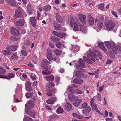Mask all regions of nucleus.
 I'll list each match as a JSON object with an SVG mask.
<instances>
[{
  "mask_svg": "<svg viewBox=\"0 0 121 121\" xmlns=\"http://www.w3.org/2000/svg\"><path fill=\"white\" fill-rule=\"evenodd\" d=\"M68 22L70 24L71 27H73V30L74 31H78V26H80V30L81 32L85 33L86 32V27L83 25H81L79 22L77 21L76 22L75 21L73 18H71V19H69Z\"/></svg>",
  "mask_w": 121,
  "mask_h": 121,
  "instance_id": "1",
  "label": "nucleus"
},
{
  "mask_svg": "<svg viewBox=\"0 0 121 121\" xmlns=\"http://www.w3.org/2000/svg\"><path fill=\"white\" fill-rule=\"evenodd\" d=\"M105 44L106 46L108 49H110L111 48L115 53H116V47L114 43H111L109 41H107L105 42Z\"/></svg>",
  "mask_w": 121,
  "mask_h": 121,
  "instance_id": "2",
  "label": "nucleus"
},
{
  "mask_svg": "<svg viewBox=\"0 0 121 121\" xmlns=\"http://www.w3.org/2000/svg\"><path fill=\"white\" fill-rule=\"evenodd\" d=\"M105 26L107 29L111 30L114 28L115 24L113 22L108 20Z\"/></svg>",
  "mask_w": 121,
  "mask_h": 121,
  "instance_id": "3",
  "label": "nucleus"
},
{
  "mask_svg": "<svg viewBox=\"0 0 121 121\" xmlns=\"http://www.w3.org/2000/svg\"><path fill=\"white\" fill-rule=\"evenodd\" d=\"M18 45H11L7 46L6 48V49L9 51H16L18 48Z\"/></svg>",
  "mask_w": 121,
  "mask_h": 121,
  "instance_id": "4",
  "label": "nucleus"
},
{
  "mask_svg": "<svg viewBox=\"0 0 121 121\" xmlns=\"http://www.w3.org/2000/svg\"><path fill=\"white\" fill-rule=\"evenodd\" d=\"M87 56L94 62L95 61V59H96V56L93 52H89V53L87 55Z\"/></svg>",
  "mask_w": 121,
  "mask_h": 121,
  "instance_id": "5",
  "label": "nucleus"
},
{
  "mask_svg": "<svg viewBox=\"0 0 121 121\" xmlns=\"http://www.w3.org/2000/svg\"><path fill=\"white\" fill-rule=\"evenodd\" d=\"M34 106V104L33 102L32 101H29L26 104L25 107L26 108L25 110L26 109V111L28 110H30V109L32 108Z\"/></svg>",
  "mask_w": 121,
  "mask_h": 121,
  "instance_id": "6",
  "label": "nucleus"
},
{
  "mask_svg": "<svg viewBox=\"0 0 121 121\" xmlns=\"http://www.w3.org/2000/svg\"><path fill=\"white\" fill-rule=\"evenodd\" d=\"M85 66V62L83 61V60L82 59H80L79 61L78 66L76 65V67L78 69H81L80 67L84 68Z\"/></svg>",
  "mask_w": 121,
  "mask_h": 121,
  "instance_id": "7",
  "label": "nucleus"
},
{
  "mask_svg": "<svg viewBox=\"0 0 121 121\" xmlns=\"http://www.w3.org/2000/svg\"><path fill=\"white\" fill-rule=\"evenodd\" d=\"M22 15V13L21 10L18 9L16 10L15 15L14 17L16 18L21 17Z\"/></svg>",
  "mask_w": 121,
  "mask_h": 121,
  "instance_id": "8",
  "label": "nucleus"
},
{
  "mask_svg": "<svg viewBox=\"0 0 121 121\" xmlns=\"http://www.w3.org/2000/svg\"><path fill=\"white\" fill-rule=\"evenodd\" d=\"M10 32L11 34L13 35L17 36L19 35L18 30L14 28H12L11 29Z\"/></svg>",
  "mask_w": 121,
  "mask_h": 121,
  "instance_id": "9",
  "label": "nucleus"
},
{
  "mask_svg": "<svg viewBox=\"0 0 121 121\" xmlns=\"http://www.w3.org/2000/svg\"><path fill=\"white\" fill-rule=\"evenodd\" d=\"M91 110V108L89 106H87L82 111V113L84 115H87L89 113Z\"/></svg>",
  "mask_w": 121,
  "mask_h": 121,
  "instance_id": "10",
  "label": "nucleus"
},
{
  "mask_svg": "<svg viewBox=\"0 0 121 121\" xmlns=\"http://www.w3.org/2000/svg\"><path fill=\"white\" fill-rule=\"evenodd\" d=\"M98 44L99 47L106 54H107L108 52L105 47L104 46L103 43L102 42H99L98 43Z\"/></svg>",
  "mask_w": 121,
  "mask_h": 121,
  "instance_id": "11",
  "label": "nucleus"
},
{
  "mask_svg": "<svg viewBox=\"0 0 121 121\" xmlns=\"http://www.w3.org/2000/svg\"><path fill=\"white\" fill-rule=\"evenodd\" d=\"M52 33L55 36L61 38L63 37L65 35V33H58L56 31H53Z\"/></svg>",
  "mask_w": 121,
  "mask_h": 121,
  "instance_id": "12",
  "label": "nucleus"
},
{
  "mask_svg": "<svg viewBox=\"0 0 121 121\" xmlns=\"http://www.w3.org/2000/svg\"><path fill=\"white\" fill-rule=\"evenodd\" d=\"M64 108L65 111H69L72 108V106L69 102H67L65 105Z\"/></svg>",
  "mask_w": 121,
  "mask_h": 121,
  "instance_id": "13",
  "label": "nucleus"
},
{
  "mask_svg": "<svg viewBox=\"0 0 121 121\" xmlns=\"http://www.w3.org/2000/svg\"><path fill=\"white\" fill-rule=\"evenodd\" d=\"M87 17L89 24L91 25H94V21L92 17L90 15H88Z\"/></svg>",
  "mask_w": 121,
  "mask_h": 121,
  "instance_id": "14",
  "label": "nucleus"
},
{
  "mask_svg": "<svg viewBox=\"0 0 121 121\" xmlns=\"http://www.w3.org/2000/svg\"><path fill=\"white\" fill-rule=\"evenodd\" d=\"M24 23V20L21 19H19L18 21H16L15 22V24L16 26H19L23 25Z\"/></svg>",
  "mask_w": 121,
  "mask_h": 121,
  "instance_id": "15",
  "label": "nucleus"
},
{
  "mask_svg": "<svg viewBox=\"0 0 121 121\" xmlns=\"http://www.w3.org/2000/svg\"><path fill=\"white\" fill-rule=\"evenodd\" d=\"M104 19V18L102 17H101L99 18L98 23V26L99 28H101L103 26Z\"/></svg>",
  "mask_w": 121,
  "mask_h": 121,
  "instance_id": "16",
  "label": "nucleus"
},
{
  "mask_svg": "<svg viewBox=\"0 0 121 121\" xmlns=\"http://www.w3.org/2000/svg\"><path fill=\"white\" fill-rule=\"evenodd\" d=\"M31 83L30 82H28L26 83V90L28 91H32V89L30 86Z\"/></svg>",
  "mask_w": 121,
  "mask_h": 121,
  "instance_id": "17",
  "label": "nucleus"
},
{
  "mask_svg": "<svg viewBox=\"0 0 121 121\" xmlns=\"http://www.w3.org/2000/svg\"><path fill=\"white\" fill-rule=\"evenodd\" d=\"M25 111L26 113L27 114L30 115L33 118L35 117V115L36 114V113L35 112L33 111L32 112H30V110H28V111H26V109L25 110Z\"/></svg>",
  "mask_w": 121,
  "mask_h": 121,
  "instance_id": "18",
  "label": "nucleus"
},
{
  "mask_svg": "<svg viewBox=\"0 0 121 121\" xmlns=\"http://www.w3.org/2000/svg\"><path fill=\"white\" fill-rule=\"evenodd\" d=\"M82 100V99H78L76 100L73 102V105L75 107H78Z\"/></svg>",
  "mask_w": 121,
  "mask_h": 121,
  "instance_id": "19",
  "label": "nucleus"
},
{
  "mask_svg": "<svg viewBox=\"0 0 121 121\" xmlns=\"http://www.w3.org/2000/svg\"><path fill=\"white\" fill-rule=\"evenodd\" d=\"M30 20L31 22L32 25L34 27H36V19L34 17H32L30 18Z\"/></svg>",
  "mask_w": 121,
  "mask_h": 121,
  "instance_id": "20",
  "label": "nucleus"
},
{
  "mask_svg": "<svg viewBox=\"0 0 121 121\" xmlns=\"http://www.w3.org/2000/svg\"><path fill=\"white\" fill-rule=\"evenodd\" d=\"M78 16L82 23L83 24H85L86 22L84 20L86 18L85 16L84 15L79 14Z\"/></svg>",
  "mask_w": 121,
  "mask_h": 121,
  "instance_id": "21",
  "label": "nucleus"
},
{
  "mask_svg": "<svg viewBox=\"0 0 121 121\" xmlns=\"http://www.w3.org/2000/svg\"><path fill=\"white\" fill-rule=\"evenodd\" d=\"M53 25L55 27V30H60L61 27V25L59 24H58L56 22L54 23Z\"/></svg>",
  "mask_w": 121,
  "mask_h": 121,
  "instance_id": "22",
  "label": "nucleus"
},
{
  "mask_svg": "<svg viewBox=\"0 0 121 121\" xmlns=\"http://www.w3.org/2000/svg\"><path fill=\"white\" fill-rule=\"evenodd\" d=\"M47 59L50 61H52V60L55 61L56 60V58L55 57H52V54L47 55Z\"/></svg>",
  "mask_w": 121,
  "mask_h": 121,
  "instance_id": "23",
  "label": "nucleus"
},
{
  "mask_svg": "<svg viewBox=\"0 0 121 121\" xmlns=\"http://www.w3.org/2000/svg\"><path fill=\"white\" fill-rule=\"evenodd\" d=\"M48 81H52L54 79V77L52 75L44 77Z\"/></svg>",
  "mask_w": 121,
  "mask_h": 121,
  "instance_id": "24",
  "label": "nucleus"
},
{
  "mask_svg": "<svg viewBox=\"0 0 121 121\" xmlns=\"http://www.w3.org/2000/svg\"><path fill=\"white\" fill-rule=\"evenodd\" d=\"M9 5L12 6H14L16 5V3L14 0H8L6 1Z\"/></svg>",
  "mask_w": 121,
  "mask_h": 121,
  "instance_id": "25",
  "label": "nucleus"
},
{
  "mask_svg": "<svg viewBox=\"0 0 121 121\" xmlns=\"http://www.w3.org/2000/svg\"><path fill=\"white\" fill-rule=\"evenodd\" d=\"M91 107L92 110L93 111H95L98 109L97 105L95 104L91 105Z\"/></svg>",
  "mask_w": 121,
  "mask_h": 121,
  "instance_id": "26",
  "label": "nucleus"
},
{
  "mask_svg": "<svg viewBox=\"0 0 121 121\" xmlns=\"http://www.w3.org/2000/svg\"><path fill=\"white\" fill-rule=\"evenodd\" d=\"M84 60L87 63H88L92 64V62L91 60L88 58L86 57H83Z\"/></svg>",
  "mask_w": 121,
  "mask_h": 121,
  "instance_id": "27",
  "label": "nucleus"
},
{
  "mask_svg": "<svg viewBox=\"0 0 121 121\" xmlns=\"http://www.w3.org/2000/svg\"><path fill=\"white\" fill-rule=\"evenodd\" d=\"M9 39L12 41H17L19 40L20 39L18 37H15L13 36L10 37Z\"/></svg>",
  "mask_w": 121,
  "mask_h": 121,
  "instance_id": "28",
  "label": "nucleus"
},
{
  "mask_svg": "<svg viewBox=\"0 0 121 121\" xmlns=\"http://www.w3.org/2000/svg\"><path fill=\"white\" fill-rule=\"evenodd\" d=\"M42 73L43 75H48L51 73V72L49 71L43 70L42 71Z\"/></svg>",
  "mask_w": 121,
  "mask_h": 121,
  "instance_id": "29",
  "label": "nucleus"
},
{
  "mask_svg": "<svg viewBox=\"0 0 121 121\" xmlns=\"http://www.w3.org/2000/svg\"><path fill=\"white\" fill-rule=\"evenodd\" d=\"M51 8V6L48 5L44 6L43 9L44 11H47L50 10Z\"/></svg>",
  "mask_w": 121,
  "mask_h": 121,
  "instance_id": "30",
  "label": "nucleus"
},
{
  "mask_svg": "<svg viewBox=\"0 0 121 121\" xmlns=\"http://www.w3.org/2000/svg\"><path fill=\"white\" fill-rule=\"evenodd\" d=\"M2 53H3L4 55H10L12 54L11 52L6 50H4L2 52Z\"/></svg>",
  "mask_w": 121,
  "mask_h": 121,
  "instance_id": "31",
  "label": "nucleus"
},
{
  "mask_svg": "<svg viewBox=\"0 0 121 121\" xmlns=\"http://www.w3.org/2000/svg\"><path fill=\"white\" fill-rule=\"evenodd\" d=\"M23 121H33V119L29 117H24Z\"/></svg>",
  "mask_w": 121,
  "mask_h": 121,
  "instance_id": "32",
  "label": "nucleus"
},
{
  "mask_svg": "<svg viewBox=\"0 0 121 121\" xmlns=\"http://www.w3.org/2000/svg\"><path fill=\"white\" fill-rule=\"evenodd\" d=\"M68 97L71 101H73L74 99L76 97V96L74 95H73L71 96L70 95H69Z\"/></svg>",
  "mask_w": 121,
  "mask_h": 121,
  "instance_id": "33",
  "label": "nucleus"
},
{
  "mask_svg": "<svg viewBox=\"0 0 121 121\" xmlns=\"http://www.w3.org/2000/svg\"><path fill=\"white\" fill-rule=\"evenodd\" d=\"M72 115L74 116L75 117L78 119H80L82 118V117L80 116V115L74 113H72Z\"/></svg>",
  "mask_w": 121,
  "mask_h": 121,
  "instance_id": "34",
  "label": "nucleus"
},
{
  "mask_svg": "<svg viewBox=\"0 0 121 121\" xmlns=\"http://www.w3.org/2000/svg\"><path fill=\"white\" fill-rule=\"evenodd\" d=\"M54 84L52 82H50L47 85V87L48 88H51L54 86Z\"/></svg>",
  "mask_w": 121,
  "mask_h": 121,
  "instance_id": "35",
  "label": "nucleus"
},
{
  "mask_svg": "<svg viewBox=\"0 0 121 121\" xmlns=\"http://www.w3.org/2000/svg\"><path fill=\"white\" fill-rule=\"evenodd\" d=\"M42 63L43 64L48 65L50 64V62L47 60L45 59L42 61Z\"/></svg>",
  "mask_w": 121,
  "mask_h": 121,
  "instance_id": "36",
  "label": "nucleus"
},
{
  "mask_svg": "<svg viewBox=\"0 0 121 121\" xmlns=\"http://www.w3.org/2000/svg\"><path fill=\"white\" fill-rule=\"evenodd\" d=\"M67 90L68 91H69L70 92L72 93H73L74 92L73 89V88L71 86H69L68 88H67Z\"/></svg>",
  "mask_w": 121,
  "mask_h": 121,
  "instance_id": "37",
  "label": "nucleus"
},
{
  "mask_svg": "<svg viewBox=\"0 0 121 121\" xmlns=\"http://www.w3.org/2000/svg\"><path fill=\"white\" fill-rule=\"evenodd\" d=\"M17 54L16 53L13 54L11 56V58L12 59L15 60L17 58Z\"/></svg>",
  "mask_w": 121,
  "mask_h": 121,
  "instance_id": "38",
  "label": "nucleus"
},
{
  "mask_svg": "<svg viewBox=\"0 0 121 121\" xmlns=\"http://www.w3.org/2000/svg\"><path fill=\"white\" fill-rule=\"evenodd\" d=\"M104 3H101L98 6V8L102 10L104 9Z\"/></svg>",
  "mask_w": 121,
  "mask_h": 121,
  "instance_id": "39",
  "label": "nucleus"
},
{
  "mask_svg": "<svg viewBox=\"0 0 121 121\" xmlns=\"http://www.w3.org/2000/svg\"><path fill=\"white\" fill-rule=\"evenodd\" d=\"M7 77L9 78H10H10H14L15 76V74L12 73H9L7 74Z\"/></svg>",
  "mask_w": 121,
  "mask_h": 121,
  "instance_id": "40",
  "label": "nucleus"
},
{
  "mask_svg": "<svg viewBox=\"0 0 121 121\" xmlns=\"http://www.w3.org/2000/svg\"><path fill=\"white\" fill-rule=\"evenodd\" d=\"M32 62L36 64L37 61V56H34L33 58Z\"/></svg>",
  "mask_w": 121,
  "mask_h": 121,
  "instance_id": "41",
  "label": "nucleus"
},
{
  "mask_svg": "<svg viewBox=\"0 0 121 121\" xmlns=\"http://www.w3.org/2000/svg\"><path fill=\"white\" fill-rule=\"evenodd\" d=\"M33 93H28L25 94L26 96L28 98L31 97Z\"/></svg>",
  "mask_w": 121,
  "mask_h": 121,
  "instance_id": "42",
  "label": "nucleus"
},
{
  "mask_svg": "<svg viewBox=\"0 0 121 121\" xmlns=\"http://www.w3.org/2000/svg\"><path fill=\"white\" fill-rule=\"evenodd\" d=\"M61 50H59V49H56L54 51V52L55 54L57 55H60L61 52Z\"/></svg>",
  "mask_w": 121,
  "mask_h": 121,
  "instance_id": "43",
  "label": "nucleus"
},
{
  "mask_svg": "<svg viewBox=\"0 0 121 121\" xmlns=\"http://www.w3.org/2000/svg\"><path fill=\"white\" fill-rule=\"evenodd\" d=\"M51 39L52 40L55 42L58 41L60 40V39L55 37L52 36Z\"/></svg>",
  "mask_w": 121,
  "mask_h": 121,
  "instance_id": "44",
  "label": "nucleus"
},
{
  "mask_svg": "<svg viewBox=\"0 0 121 121\" xmlns=\"http://www.w3.org/2000/svg\"><path fill=\"white\" fill-rule=\"evenodd\" d=\"M89 74L91 75H95L96 74H98L99 73V71L98 69H97V71H95L94 73H91L90 72H88V73Z\"/></svg>",
  "mask_w": 121,
  "mask_h": 121,
  "instance_id": "45",
  "label": "nucleus"
},
{
  "mask_svg": "<svg viewBox=\"0 0 121 121\" xmlns=\"http://www.w3.org/2000/svg\"><path fill=\"white\" fill-rule=\"evenodd\" d=\"M63 112V110L61 107L59 108L57 110V113H62Z\"/></svg>",
  "mask_w": 121,
  "mask_h": 121,
  "instance_id": "46",
  "label": "nucleus"
},
{
  "mask_svg": "<svg viewBox=\"0 0 121 121\" xmlns=\"http://www.w3.org/2000/svg\"><path fill=\"white\" fill-rule=\"evenodd\" d=\"M56 20L58 21H59L60 19V16L57 13H56Z\"/></svg>",
  "mask_w": 121,
  "mask_h": 121,
  "instance_id": "47",
  "label": "nucleus"
},
{
  "mask_svg": "<svg viewBox=\"0 0 121 121\" xmlns=\"http://www.w3.org/2000/svg\"><path fill=\"white\" fill-rule=\"evenodd\" d=\"M21 52L22 54L24 56H26L27 54V52L25 50H21Z\"/></svg>",
  "mask_w": 121,
  "mask_h": 121,
  "instance_id": "48",
  "label": "nucleus"
},
{
  "mask_svg": "<svg viewBox=\"0 0 121 121\" xmlns=\"http://www.w3.org/2000/svg\"><path fill=\"white\" fill-rule=\"evenodd\" d=\"M88 105V103L86 102H84L81 106V108H84L87 107Z\"/></svg>",
  "mask_w": 121,
  "mask_h": 121,
  "instance_id": "49",
  "label": "nucleus"
},
{
  "mask_svg": "<svg viewBox=\"0 0 121 121\" xmlns=\"http://www.w3.org/2000/svg\"><path fill=\"white\" fill-rule=\"evenodd\" d=\"M6 72V70L5 69L2 68L0 66V74H4Z\"/></svg>",
  "mask_w": 121,
  "mask_h": 121,
  "instance_id": "50",
  "label": "nucleus"
},
{
  "mask_svg": "<svg viewBox=\"0 0 121 121\" xmlns=\"http://www.w3.org/2000/svg\"><path fill=\"white\" fill-rule=\"evenodd\" d=\"M111 13L114 15L115 17L117 18L118 17L117 15V13L116 11L112 10L111 11Z\"/></svg>",
  "mask_w": 121,
  "mask_h": 121,
  "instance_id": "51",
  "label": "nucleus"
},
{
  "mask_svg": "<svg viewBox=\"0 0 121 121\" xmlns=\"http://www.w3.org/2000/svg\"><path fill=\"white\" fill-rule=\"evenodd\" d=\"M97 97L98 98L97 99L99 101H101V95L99 93H97Z\"/></svg>",
  "mask_w": 121,
  "mask_h": 121,
  "instance_id": "52",
  "label": "nucleus"
},
{
  "mask_svg": "<svg viewBox=\"0 0 121 121\" xmlns=\"http://www.w3.org/2000/svg\"><path fill=\"white\" fill-rule=\"evenodd\" d=\"M46 102L48 104H53L54 103V101L52 99H49Z\"/></svg>",
  "mask_w": 121,
  "mask_h": 121,
  "instance_id": "53",
  "label": "nucleus"
},
{
  "mask_svg": "<svg viewBox=\"0 0 121 121\" xmlns=\"http://www.w3.org/2000/svg\"><path fill=\"white\" fill-rule=\"evenodd\" d=\"M75 92L76 93L79 94H82V92L81 90L79 89H77L75 90Z\"/></svg>",
  "mask_w": 121,
  "mask_h": 121,
  "instance_id": "54",
  "label": "nucleus"
},
{
  "mask_svg": "<svg viewBox=\"0 0 121 121\" xmlns=\"http://www.w3.org/2000/svg\"><path fill=\"white\" fill-rule=\"evenodd\" d=\"M56 46L58 48H60L62 46L61 43L59 42H58L56 43Z\"/></svg>",
  "mask_w": 121,
  "mask_h": 121,
  "instance_id": "55",
  "label": "nucleus"
},
{
  "mask_svg": "<svg viewBox=\"0 0 121 121\" xmlns=\"http://www.w3.org/2000/svg\"><path fill=\"white\" fill-rule=\"evenodd\" d=\"M0 78L10 79V78H9L7 76L3 75H0Z\"/></svg>",
  "mask_w": 121,
  "mask_h": 121,
  "instance_id": "56",
  "label": "nucleus"
},
{
  "mask_svg": "<svg viewBox=\"0 0 121 121\" xmlns=\"http://www.w3.org/2000/svg\"><path fill=\"white\" fill-rule=\"evenodd\" d=\"M73 81L75 83L78 84H80V82L79 81L78 79L76 78L75 79L73 80Z\"/></svg>",
  "mask_w": 121,
  "mask_h": 121,
  "instance_id": "57",
  "label": "nucleus"
},
{
  "mask_svg": "<svg viewBox=\"0 0 121 121\" xmlns=\"http://www.w3.org/2000/svg\"><path fill=\"white\" fill-rule=\"evenodd\" d=\"M41 67L43 69H44L47 70H48V68L47 66L45 65H42L41 66Z\"/></svg>",
  "mask_w": 121,
  "mask_h": 121,
  "instance_id": "58",
  "label": "nucleus"
},
{
  "mask_svg": "<svg viewBox=\"0 0 121 121\" xmlns=\"http://www.w3.org/2000/svg\"><path fill=\"white\" fill-rule=\"evenodd\" d=\"M97 55L98 56V57L100 59H101L102 58V56L100 53V52H97Z\"/></svg>",
  "mask_w": 121,
  "mask_h": 121,
  "instance_id": "59",
  "label": "nucleus"
},
{
  "mask_svg": "<svg viewBox=\"0 0 121 121\" xmlns=\"http://www.w3.org/2000/svg\"><path fill=\"white\" fill-rule=\"evenodd\" d=\"M52 50L51 49H48L47 50V55L50 54L52 53Z\"/></svg>",
  "mask_w": 121,
  "mask_h": 121,
  "instance_id": "60",
  "label": "nucleus"
},
{
  "mask_svg": "<svg viewBox=\"0 0 121 121\" xmlns=\"http://www.w3.org/2000/svg\"><path fill=\"white\" fill-rule=\"evenodd\" d=\"M94 100L95 99L94 98H91V101H90V105L93 104H95L94 103Z\"/></svg>",
  "mask_w": 121,
  "mask_h": 121,
  "instance_id": "61",
  "label": "nucleus"
},
{
  "mask_svg": "<svg viewBox=\"0 0 121 121\" xmlns=\"http://www.w3.org/2000/svg\"><path fill=\"white\" fill-rule=\"evenodd\" d=\"M45 107L47 109L49 110H52V108H51V107L49 106L48 105H45Z\"/></svg>",
  "mask_w": 121,
  "mask_h": 121,
  "instance_id": "62",
  "label": "nucleus"
},
{
  "mask_svg": "<svg viewBox=\"0 0 121 121\" xmlns=\"http://www.w3.org/2000/svg\"><path fill=\"white\" fill-rule=\"evenodd\" d=\"M104 87V85L102 86L99 88V92H101L103 90V88Z\"/></svg>",
  "mask_w": 121,
  "mask_h": 121,
  "instance_id": "63",
  "label": "nucleus"
},
{
  "mask_svg": "<svg viewBox=\"0 0 121 121\" xmlns=\"http://www.w3.org/2000/svg\"><path fill=\"white\" fill-rule=\"evenodd\" d=\"M80 72L79 71H77L76 73L75 76L77 77L78 78L80 76L79 74Z\"/></svg>",
  "mask_w": 121,
  "mask_h": 121,
  "instance_id": "64",
  "label": "nucleus"
}]
</instances>
